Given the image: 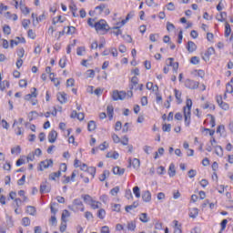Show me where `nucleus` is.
Segmentation results:
<instances>
[{
	"label": "nucleus",
	"mask_w": 233,
	"mask_h": 233,
	"mask_svg": "<svg viewBox=\"0 0 233 233\" xmlns=\"http://www.w3.org/2000/svg\"><path fill=\"white\" fill-rule=\"evenodd\" d=\"M81 198L84 199V203H86L87 205L94 203V198H92L90 195H82Z\"/></svg>",
	"instance_id": "ddd939ff"
},
{
	"label": "nucleus",
	"mask_w": 233,
	"mask_h": 233,
	"mask_svg": "<svg viewBox=\"0 0 233 233\" xmlns=\"http://www.w3.org/2000/svg\"><path fill=\"white\" fill-rule=\"evenodd\" d=\"M122 37L126 43H132V36L128 35H123Z\"/></svg>",
	"instance_id": "bf43d9fd"
},
{
	"label": "nucleus",
	"mask_w": 233,
	"mask_h": 233,
	"mask_svg": "<svg viewBox=\"0 0 233 233\" xmlns=\"http://www.w3.org/2000/svg\"><path fill=\"white\" fill-rule=\"evenodd\" d=\"M75 80L74 78H69L66 80V86H74Z\"/></svg>",
	"instance_id": "338daca9"
},
{
	"label": "nucleus",
	"mask_w": 233,
	"mask_h": 233,
	"mask_svg": "<svg viewBox=\"0 0 233 233\" xmlns=\"http://www.w3.org/2000/svg\"><path fill=\"white\" fill-rule=\"evenodd\" d=\"M60 68H65V66H66V56H64L63 58H61L59 60V63H58Z\"/></svg>",
	"instance_id": "58836bf2"
},
{
	"label": "nucleus",
	"mask_w": 233,
	"mask_h": 233,
	"mask_svg": "<svg viewBox=\"0 0 233 233\" xmlns=\"http://www.w3.org/2000/svg\"><path fill=\"white\" fill-rule=\"evenodd\" d=\"M113 174H115L116 176H123L125 174V168L115 167L113 168Z\"/></svg>",
	"instance_id": "4468645a"
},
{
	"label": "nucleus",
	"mask_w": 233,
	"mask_h": 233,
	"mask_svg": "<svg viewBox=\"0 0 233 233\" xmlns=\"http://www.w3.org/2000/svg\"><path fill=\"white\" fill-rule=\"evenodd\" d=\"M163 132H170L172 130V125L170 124H164L162 127Z\"/></svg>",
	"instance_id": "ea45409f"
},
{
	"label": "nucleus",
	"mask_w": 233,
	"mask_h": 233,
	"mask_svg": "<svg viewBox=\"0 0 233 233\" xmlns=\"http://www.w3.org/2000/svg\"><path fill=\"white\" fill-rule=\"evenodd\" d=\"M149 39H150V41H152V43H156V41H157V39H159V35H157V34H151L149 35Z\"/></svg>",
	"instance_id": "37998d69"
},
{
	"label": "nucleus",
	"mask_w": 233,
	"mask_h": 233,
	"mask_svg": "<svg viewBox=\"0 0 233 233\" xmlns=\"http://www.w3.org/2000/svg\"><path fill=\"white\" fill-rule=\"evenodd\" d=\"M163 154H165V148L159 147L158 152L155 153V159H157L159 156H163Z\"/></svg>",
	"instance_id": "4c0bfd02"
},
{
	"label": "nucleus",
	"mask_w": 233,
	"mask_h": 233,
	"mask_svg": "<svg viewBox=\"0 0 233 233\" xmlns=\"http://www.w3.org/2000/svg\"><path fill=\"white\" fill-rule=\"evenodd\" d=\"M95 29L96 30V32H99V30H106V32H108V30H110V27L108 26V24H106V21L100 20L95 23Z\"/></svg>",
	"instance_id": "7ed1b4c3"
},
{
	"label": "nucleus",
	"mask_w": 233,
	"mask_h": 233,
	"mask_svg": "<svg viewBox=\"0 0 233 233\" xmlns=\"http://www.w3.org/2000/svg\"><path fill=\"white\" fill-rule=\"evenodd\" d=\"M57 99H58L59 103H61V105H63V104L66 103V101H68V98L66 97V93H58Z\"/></svg>",
	"instance_id": "f8f14e48"
},
{
	"label": "nucleus",
	"mask_w": 233,
	"mask_h": 233,
	"mask_svg": "<svg viewBox=\"0 0 233 233\" xmlns=\"http://www.w3.org/2000/svg\"><path fill=\"white\" fill-rule=\"evenodd\" d=\"M197 49H198V46H196V43H194L193 41L187 42V52L192 54V52H196Z\"/></svg>",
	"instance_id": "9b49d317"
},
{
	"label": "nucleus",
	"mask_w": 233,
	"mask_h": 233,
	"mask_svg": "<svg viewBox=\"0 0 233 233\" xmlns=\"http://www.w3.org/2000/svg\"><path fill=\"white\" fill-rule=\"evenodd\" d=\"M87 130L88 132H94V130H96V121L91 120L88 122Z\"/></svg>",
	"instance_id": "b1692460"
},
{
	"label": "nucleus",
	"mask_w": 233,
	"mask_h": 233,
	"mask_svg": "<svg viewBox=\"0 0 233 233\" xmlns=\"http://www.w3.org/2000/svg\"><path fill=\"white\" fill-rule=\"evenodd\" d=\"M128 167H133V168H139V167H141V161H139V159L137 158H128Z\"/></svg>",
	"instance_id": "6e6552de"
},
{
	"label": "nucleus",
	"mask_w": 233,
	"mask_h": 233,
	"mask_svg": "<svg viewBox=\"0 0 233 233\" xmlns=\"http://www.w3.org/2000/svg\"><path fill=\"white\" fill-rule=\"evenodd\" d=\"M91 206V208L96 210L97 208H101V202L99 201H96V200H93V202H91V204H89Z\"/></svg>",
	"instance_id": "c756f323"
},
{
	"label": "nucleus",
	"mask_w": 233,
	"mask_h": 233,
	"mask_svg": "<svg viewBox=\"0 0 233 233\" xmlns=\"http://www.w3.org/2000/svg\"><path fill=\"white\" fill-rule=\"evenodd\" d=\"M185 86H186V88H189L190 90H196V89L199 88V82L187 79L185 81Z\"/></svg>",
	"instance_id": "20e7f679"
},
{
	"label": "nucleus",
	"mask_w": 233,
	"mask_h": 233,
	"mask_svg": "<svg viewBox=\"0 0 233 233\" xmlns=\"http://www.w3.org/2000/svg\"><path fill=\"white\" fill-rule=\"evenodd\" d=\"M112 139L114 143H121V138H119V136H117L116 133L112 134Z\"/></svg>",
	"instance_id": "09e8293b"
},
{
	"label": "nucleus",
	"mask_w": 233,
	"mask_h": 233,
	"mask_svg": "<svg viewBox=\"0 0 233 233\" xmlns=\"http://www.w3.org/2000/svg\"><path fill=\"white\" fill-rule=\"evenodd\" d=\"M37 210H35V207L33 206H27L26 207V213L30 216H35Z\"/></svg>",
	"instance_id": "6ab92c4d"
},
{
	"label": "nucleus",
	"mask_w": 233,
	"mask_h": 233,
	"mask_svg": "<svg viewBox=\"0 0 233 233\" xmlns=\"http://www.w3.org/2000/svg\"><path fill=\"white\" fill-rule=\"evenodd\" d=\"M11 154H21V147L17 146L11 149Z\"/></svg>",
	"instance_id": "a18cd8bd"
},
{
	"label": "nucleus",
	"mask_w": 233,
	"mask_h": 233,
	"mask_svg": "<svg viewBox=\"0 0 233 233\" xmlns=\"http://www.w3.org/2000/svg\"><path fill=\"white\" fill-rule=\"evenodd\" d=\"M3 32L5 34V35H10L12 34V29L10 28V25H5L3 27Z\"/></svg>",
	"instance_id": "473e14b6"
},
{
	"label": "nucleus",
	"mask_w": 233,
	"mask_h": 233,
	"mask_svg": "<svg viewBox=\"0 0 233 233\" xmlns=\"http://www.w3.org/2000/svg\"><path fill=\"white\" fill-rule=\"evenodd\" d=\"M50 223L53 227H56V225H57V218H56V216L51 217Z\"/></svg>",
	"instance_id": "69168bd1"
},
{
	"label": "nucleus",
	"mask_w": 233,
	"mask_h": 233,
	"mask_svg": "<svg viewBox=\"0 0 233 233\" xmlns=\"http://www.w3.org/2000/svg\"><path fill=\"white\" fill-rule=\"evenodd\" d=\"M218 21L224 23L227 19V12H220V15L217 16Z\"/></svg>",
	"instance_id": "cd10ccee"
},
{
	"label": "nucleus",
	"mask_w": 233,
	"mask_h": 233,
	"mask_svg": "<svg viewBox=\"0 0 233 233\" xmlns=\"http://www.w3.org/2000/svg\"><path fill=\"white\" fill-rule=\"evenodd\" d=\"M133 194H135L136 198H141V191L139 189V187L136 186L133 187Z\"/></svg>",
	"instance_id": "72a5a7b5"
},
{
	"label": "nucleus",
	"mask_w": 233,
	"mask_h": 233,
	"mask_svg": "<svg viewBox=\"0 0 233 233\" xmlns=\"http://www.w3.org/2000/svg\"><path fill=\"white\" fill-rule=\"evenodd\" d=\"M112 97H113V101H119V92L118 91H114L113 95H112Z\"/></svg>",
	"instance_id": "13d9d810"
},
{
	"label": "nucleus",
	"mask_w": 233,
	"mask_h": 233,
	"mask_svg": "<svg viewBox=\"0 0 233 233\" xmlns=\"http://www.w3.org/2000/svg\"><path fill=\"white\" fill-rule=\"evenodd\" d=\"M198 216H199V209H198V208H192L189 213V218H192V219H196Z\"/></svg>",
	"instance_id": "f3484780"
},
{
	"label": "nucleus",
	"mask_w": 233,
	"mask_h": 233,
	"mask_svg": "<svg viewBox=\"0 0 233 233\" xmlns=\"http://www.w3.org/2000/svg\"><path fill=\"white\" fill-rule=\"evenodd\" d=\"M213 54H216V49H214V47H209L208 48V50L206 51V53L203 56V60L204 61H210V56H213Z\"/></svg>",
	"instance_id": "423d86ee"
},
{
	"label": "nucleus",
	"mask_w": 233,
	"mask_h": 233,
	"mask_svg": "<svg viewBox=\"0 0 233 233\" xmlns=\"http://www.w3.org/2000/svg\"><path fill=\"white\" fill-rule=\"evenodd\" d=\"M113 30H116V31L112 32L114 34V35H122V34H123V31H121V29H119V26H114Z\"/></svg>",
	"instance_id": "79ce46f5"
},
{
	"label": "nucleus",
	"mask_w": 233,
	"mask_h": 233,
	"mask_svg": "<svg viewBox=\"0 0 233 233\" xmlns=\"http://www.w3.org/2000/svg\"><path fill=\"white\" fill-rule=\"evenodd\" d=\"M25 181H26V175L22 176V177L17 181V185L19 187H23V185H25Z\"/></svg>",
	"instance_id": "c03bdc74"
},
{
	"label": "nucleus",
	"mask_w": 233,
	"mask_h": 233,
	"mask_svg": "<svg viewBox=\"0 0 233 233\" xmlns=\"http://www.w3.org/2000/svg\"><path fill=\"white\" fill-rule=\"evenodd\" d=\"M214 148H216L215 152L217 156L221 157L223 156V147H221V146H214Z\"/></svg>",
	"instance_id": "7c9ffc66"
},
{
	"label": "nucleus",
	"mask_w": 233,
	"mask_h": 233,
	"mask_svg": "<svg viewBox=\"0 0 233 233\" xmlns=\"http://www.w3.org/2000/svg\"><path fill=\"white\" fill-rule=\"evenodd\" d=\"M106 110L109 120L112 121V119L114 118V106H107Z\"/></svg>",
	"instance_id": "412c9836"
},
{
	"label": "nucleus",
	"mask_w": 233,
	"mask_h": 233,
	"mask_svg": "<svg viewBox=\"0 0 233 233\" xmlns=\"http://www.w3.org/2000/svg\"><path fill=\"white\" fill-rule=\"evenodd\" d=\"M56 139H57V131L53 129L48 134V141L49 143H56Z\"/></svg>",
	"instance_id": "9d476101"
},
{
	"label": "nucleus",
	"mask_w": 233,
	"mask_h": 233,
	"mask_svg": "<svg viewBox=\"0 0 233 233\" xmlns=\"http://www.w3.org/2000/svg\"><path fill=\"white\" fill-rule=\"evenodd\" d=\"M50 185H48V182H43L40 185V194H48L50 192Z\"/></svg>",
	"instance_id": "0eeeda50"
},
{
	"label": "nucleus",
	"mask_w": 233,
	"mask_h": 233,
	"mask_svg": "<svg viewBox=\"0 0 233 233\" xmlns=\"http://www.w3.org/2000/svg\"><path fill=\"white\" fill-rule=\"evenodd\" d=\"M208 117H210V122L209 123L211 125V127L214 128V127H216V117L211 114H208Z\"/></svg>",
	"instance_id": "e433bc0d"
},
{
	"label": "nucleus",
	"mask_w": 233,
	"mask_h": 233,
	"mask_svg": "<svg viewBox=\"0 0 233 233\" xmlns=\"http://www.w3.org/2000/svg\"><path fill=\"white\" fill-rule=\"evenodd\" d=\"M68 208L73 212H79V210L80 212H85V205L79 198L74 199L73 204L68 206Z\"/></svg>",
	"instance_id": "f03ea898"
},
{
	"label": "nucleus",
	"mask_w": 233,
	"mask_h": 233,
	"mask_svg": "<svg viewBox=\"0 0 233 233\" xmlns=\"http://www.w3.org/2000/svg\"><path fill=\"white\" fill-rule=\"evenodd\" d=\"M142 199L145 203H150V201H152V193L148 190L144 191L142 194Z\"/></svg>",
	"instance_id": "1a4fd4ad"
},
{
	"label": "nucleus",
	"mask_w": 233,
	"mask_h": 233,
	"mask_svg": "<svg viewBox=\"0 0 233 233\" xmlns=\"http://www.w3.org/2000/svg\"><path fill=\"white\" fill-rule=\"evenodd\" d=\"M190 63L192 65H199V57L192 56L191 59H190Z\"/></svg>",
	"instance_id": "3c124183"
},
{
	"label": "nucleus",
	"mask_w": 233,
	"mask_h": 233,
	"mask_svg": "<svg viewBox=\"0 0 233 233\" xmlns=\"http://www.w3.org/2000/svg\"><path fill=\"white\" fill-rule=\"evenodd\" d=\"M127 230H130L131 232H134L136 230V221L132 220L127 222Z\"/></svg>",
	"instance_id": "a878e982"
},
{
	"label": "nucleus",
	"mask_w": 233,
	"mask_h": 233,
	"mask_svg": "<svg viewBox=\"0 0 233 233\" xmlns=\"http://www.w3.org/2000/svg\"><path fill=\"white\" fill-rule=\"evenodd\" d=\"M8 86H10V82H8L7 80H4L0 83V90H5V88H8Z\"/></svg>",
	"instance_id": "f704fd0d"
},
{
	"label": "nucleus",
	"mask_w": 233,
	"mask_h": 233,
	"mask_svg": "<svg viewBox=\"0 0 233 233\" xmlns=\"http://www.w3.org/2000/svg\"><path fill=\"white\" fill-rule=\"evenodd\" d=\"M168 174L170 177H174L176 176V166L174 163H171L168 168Z\"/></svg>",
	"instance_id": "aec40b11"
},
{
	"label": "nucleus",
	"mask_w": 233,
	"mask_h": 233,
	"mask_svg": "<svg viewBox=\"0 0 233 233\" xmlns=\"http://www.w3.org/2000/svg\"><path fill=\"white\" fill-rule=\"evenodd\" d=\"M232 32V29L230 28V24L228 22H226L225 24V37H228Z\"/></svg>",
	"instance_id": "393cba45"
},
{
	"label": "nucleus",
	"mask_w": 233,
	"mask_h": 233,
	"mask_svg": "<svg viewBox=\"0 0 233 233\" xmlns=\"http://www.w3.org/2000/svg\"><path fill=\"white\" fill-rule=\"evenodd\" d=\"M197 174H198V172L195 169H190L187 172V176H188V177H190V179H192V177H196Z\"/></svg>",
	"instance_id": "8fccbe9b"
},
{
	"label": "nucleus",
	"mask_w": 233,
	"mask_h": 233,
	"mask_svg": "<svg viewBox=\"0 0 233 233\" xmlns=\"http://www.w3.org/2000/svg\"><path fill=\"white\" fill-rule=\"evenodd\" d=\"M106 176H110V171L104 170L103 174L99 177V181H105V179H106Z\"/></svg>",
	"instance_id": "c9c22d12"
},
{
	"label": "nucleus",
	"mask_w": 233,
	"mask_h": 233,
	"mask_svg": "<svg viewBox=\"0 0 233 233\" xmlns=\"http://www.w3.org/2000/svg\"><path fill=\"white\" fill-rule=\"evenodd\" d=\"M167 32H170V30H176V26L174 25V24L167 22Z\"/></svg>",
	"instance_id": "5fc2aeb1"
},
{
	"label": "nucleus",
	"mask_w": 233,
	"mask_h": 233,
	"mask_svg": "<svg viewBox=\"0 0 233 233\" xmlns=\"http://www.w3.org/2000/svg\"><path fill=\"white\" fill-rule=\"evenodd\" d=\"M121 145H124V147H127L128 145V137L124 136L122 138V141L120 140Z\"/></svg>",
	"instance_id": "680f3d73"
},
{
	"label": "nucleus",
	"mask_w": 233,
	"mask_h": 233,
	"mask_svg": "<svg viewBox=\"0 0 233 233\" xmlns=\"http://www.w3.org/2000/svg\"><path fill=\"white\" fill-rule=\"evenodd\" d=\"M191 110H192V99L187 98L186 102V106L183 108L184 112V121H185V126L186 127H190L191 123Z\"/></svg>",
	"instance_id": "f257e3e1"
},
{
	"label": "nucleus",
	"mask_w": 233,
	"mask_h": 233,
	"mask_svg": "<svg viewBox=\"0 0 233 233\" xmlns=\"http://www.w3.org/2000/svg\"><path fill=\"white\" fill-rule=\"evenodd\" d=\"M122 127H123V124H121V121H117L115 125L116 132H119V130H121Z\"/></svg>",
	"instance_id": "864d4df0"
},
{
	"label": "nucleus",
	"mask_w": 233,
	"mask_h": 233,
	"mask_svg": "<svg viewBox=\"0 0 233 233\" xmlns=\"http://www.w3.org/2000/svg\"><path fill=\"white\" fill-rule=\"evenodd\" d=\"M52 165H54V160L46 159V160L40 162L38 170L43 172L45 170V168H48L49 167H52Z\"/></svg>",
	"instance_id": "39448f33"
},
{
	"label": "nucleus",
	"mask_w": 233,
	"mask_h": 233,
	"mask_svg": "<svg viewBox=\"0 0 233 233\" xmlns=\"http://www.w3.org/2000/svg\"><path fill=\"white\" fill-rule=\"evenodd\" d=\"M1 125L3 128H5V130H8V128H10V124H8V122L5 119H2Z\"/></svg>",
	"instance_id": "603ef678"
},
{
	"label": "nucleus",
	"mask_w": 233,
	"mask_h": 233,
	"mask_svg": "<svg viewBox=\"0 0 233 233\" xmlns=\"http://www.w3.org/2000/svg\"><path fill=\"white\" fill-rule=\"evenodd\" d=\"M106 157H108V158H111V159H118L119 158V153H117L116 151H114V153L108 152L106 155Z\"/></svg>",
	"instance_id": "5701e85b"
},
{
	"label": "nucleus",
	"mask_w": 233,
	"mask_h": 233,
	"mask_svg": "<svg viewBox=\"0 0 233 233\" xmlns=\"http://www.w3.org/2000/svg\"><path fill=\"white\" fill-rule=\"evenodd\" d=\"M22 223H23L24 227H30V218H24L22 219Z\"/></svg>",
	"instance_id": "6e6d98bb"
},
{
	"label": "nucleus",
	"mask_w": 233,
	"mask_h": 233,
	"mask_svg": "<svg viewBox=\"0 0 233 233\" xmlns=\"http://www.w3.org/2000/svg\"><path fill=\"white\" fill-rule=\"evenodd\" d=\"M101 233H110V228L107 226H104L101 228Z\"/></svg>",
	"instance_id": "774afa93"
},
{
	"label": "nucleus",
	"mask_w": 233,
	"mask_h": 233,
	"mask_svg": "<svg viewBox=\"0 0 233 233\" xmlns=\"http://www.w3.org/2000/svg\"><path fill=\"white\" fill-rule=\"evenodd\" d=\"M17 56L18 57L23 58L25 56V48L21 47L18 49V52H17Z\"/></svg>",
	"instance_id": "052dcab7"
},
{
	"label": "nucleus",
	"mask_w": 233,
	"mask_h": 233,
	"mask_svg": "<svg viewBox=\"0 0 233 233\" xmlns=\"http://www.w3.org/2000/svg\"><path fill=\"white\" fill-rule=\"evenodd\" d=\"M20 10L23 14H25V15H28L30 14V9L23 4V1H20L19 3Z\"/></svg>",
	"instance_id": "2eb2a0df"
},
{
	"label": "nucleus",
	"mask_w": 233,
	"mask_h": 233,
	"mask_svg": "<svg viewBox=\"0 0 233 233\" xmlns=\"http://www.w3.org/2000/svg\"><path fill=\"white\" fill-rule=\"evenodd\" d=\"M30 20L29 19H24L22 21V25L25 28V30H26V28H28V25H30Z\"/></svg>",
	"instance_id": "4d7b16f0"
},
{
	"label": "nucleus",
	"mask_w": 233,
	"mask_h": 233,
	"mask_svg": "<svg viewBox=\"0 0 233 233\" xmlns=\"http://www.w3.org/2000/svg\"><path fill=\"white\" fill-rule=\"evenodd\" d=\"M27 85H28V83L25 79H22V80L19 81L20 88H25V86H27Z\"/></svg>",
	"instance_id": "0e129e2a"
},
{
	"label": "nucleus",
	"mask_w": 233,
	"mask_h": 233,
	"mask_svg": "<svg viewBox=\"0 0 233 233\" xmlns=\"http://www.w3.org/2000/svg\"><path fill=\"white\" fill-rule=\"evenodd\" d=\"M27 35H28V37H30V39H35V33H34V30H32V29L28 30Z\"/></svg>",
	"instance_id": "e2e57ef3"
},
{
	"label": "nucleus",
	"mask_w": 233,
	"mask_h": 233,
	"mask_svg": "<svg viewBox=\"0 0 233 233\" xmlns=\"http://www.w3.org/2000/svg\"><path fill=\"white\" fill-rule=\"evenodd\" d=\"M174 92L177 105H181V103H183V99H181V91L175 89Z\"/></svg>",
	"instance_id": "a211bd4d"
},
{
	"label": "nucleus",
	"mask_w": 233,
	"mask_h": 233,
	"mask_svg": "<svg viewBox=\"0 0 233 233\" xmlns=\"http://www.w3.org/2000/svg\"><path fill=\"white\" fill-rule=\"evenodd\" d=\"M56 177H61V171L53 172L49 175L51 181H56Z\"/></svg>",
	"instance_id": "bb28decb"
},
{
	"label": "nucleus",
	"mask_w": 233,
	"mask_h": 233,
	"mask_svg": "<svg viewBox=\"0 0 233 233\" xmlns=\"http://www.w3.org/2000/svg\"><path fill=\"white\" fill-rule=\"evenodd\" d=\"M139 219L142 223H148V214L147 213H142L140 214Z\"/></svg>",
	"instance_id": "c85d7f7f"
},
{
	"label": "nucleus",
	"mask_w": 233,
	"mask_h": 233,
	"mask_svg": "<svg viewBox=\"0 0 233 233\" xmlns=\"http://www.w3.org/2000/svg\"><path fill=\"white\" fill-rule=\"evenodd\" d=\"M119 193V187H115L110 190L111 196H117Z\"/></svg>",
	"instance_id": "49530a36"
},
{
	"label": "nucleus",
	"mask_w": 233,
	"mask_h": 233,
	"mask_svg": "<svg viewBox=\"0 0 233 233\" xmlns=\"http://www.w3.org/2000/svg\"><path fill=\"white\" fill-rule=\"evenodd\" d=\"M113 212H121V205L120 204H112Z\"/></svg>",
	"instance_id": "a19ab883"
},
{
	"label": "nucleus",
	"mask_w": 233,
	"mask_h": 233,
	"mask_svg": "<svg viewBox=\"0 0 233 233\" xmlns=\"http://www.w3.org/2000/svg\"><path fill=\"white\" fill-rule=\"evenodd\" d=\"M105 216H106V211L103 208L99 209L97 212V218H99V219H105Z\"/></svg>",
	"instance_id": "2f4dec72"
},
{
	"label": "nucleus",
	"mask_w": 233,
	"mask_h": 233,
	"mask_svg": "<svg viewBox=\"0 0 233 233\" xmlns=\"http://www.w3.org/2000/svg\"><path fill=\"white\" fill-rule=\"evenodd\" d=\"M66 218H70V211L65 209L63 210L61 217V220L63 221V223H66Z\"/></svg>",
	"instance_id": "4be33fe9"
},
{
	"label": "nucleus",
	"mask_w": 233,
	"mask_h": 233,
	"mask_svg": "<svg viewBox=\"0 0 233 233\" xmlns=\"http://www.w3.org/2000/svg\"><path fill=\"white\" fill-rule=\"evenodd\" d=\"M139 207V202L135 201L132 205L126 206L125 210L126 212H130V210H134V208H137Z\"/></svg>",
	"instance_id": "dca6fc26"
},
{
	"label": "nucleus",
	"mask_w": 233,
	"mask_h": 233,
	"mask_svg": "<svg viewBox=\"0 0 233 233\" xmlns=\"http://www.w3.org/2000/svg\"><path fill=\"white\" fill-rule=\"evenodd\" d=\"M15 203L13 204L14 207H16V208H19L21 207V203H23V200L21 198H15Z\"/></svg>",
	"instance_id": "de8ad7c7"
}]
</instances>
